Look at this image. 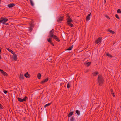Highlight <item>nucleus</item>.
I'll return each mask as SVG.
<instances>
[{
    "label": "nucleus",
    "instance_id": "a211bd4d",
    "mask_svg": "<svg viewBox=\"0 0 121 121\" xmlns=\"http://www.w3.org/2000/svg\"><path fill=\"white\" fill-rule=\"evenodd\" d=\"M74 113L73 111L71 112H70V113H69L68 115V116L69 118V117L72 116V115Z\"/></svg>",
    "mask_w": 121,
    "mask_h": 121
},
{
    "label": "nucleus",
    "instance_id": "e433bc0d",
    "mask_svg": "<svg viewBox=\"0 0 121 121\" xmlns=\"http://www.w3.org/2000/svg\"><path fill=\"white\" fill-rule=\"evenodd\" d=\"M4 92L5 94H6L8 92L6 90H4L3 91Z\"/></svg>",
    "mask_w": 121,
    "mask_h": 121
},
{
    "label": "nucleus",
    "instance_id": "72a5a7b5",
    "mask_svg": "<svg viewBox=\"0 0 121 121\" xmlns=\"http://www.w3.org/2000/svg\"><path fill=\"white\" fill-rule=\"evenodd\" d=\"M115 16L118 19H119V17L118 15L117 14H116L115 15Z\"/></svg>",
    "mask_w": 121,
    "mask_h": 121
},
{
    "label": "nucleus",
    "instance_id": "393cba45",
    "mask_svg": "<svg viewBox=\"0 0 121 121\" xmlns=\"http://www.w3.org/2000/svg\"><path fill=\"white\" fill-rule=\"evenodd\" d=\"M18 100L20 102H23L22 99L20 98H18Z\"/></svg>",
    "mask_w": 121,
    "mask_h": 121
},
{
    "label": "nucleus",
    "instance_id": "f03ea898",
    "mask_svg": "<svg viewBox=\"0 0 121 121\" xmlns=\"http://www.w3.org/2000/svg\"><path fill=\"white\" fill-rule=\"evenodd\" d=\"M54 31V30L53 29H52L49 32V37H52L54 35L53 34Z\"/></svg>",
    "mask_w": 121,
    "mask_h": 121
},
{
    "label": "nucleus",
    "instance_id": "37998d69",
    "mask_svg": "<svg viewBox=\"0 0 121 121\" xmlns=\"http://www.w3.org/2000/svg\"><path fill=\"white\" fill-rule=\"evenodd\" d=\"M1 53H0V59H1V56L0 55Z\"/></svg>",
    "mask_w": 121,
    "mask_h": 121
},
{
    "label": "nucleus",
    "instance_id": "ddd939ff",
    "mask_svg": "<svg viewBox=\"0 0 121 121\" xmlns=\"http://www.w3.org/2000/svg\"><path fill=\"white\" fill-rule=\"evenodd\" d=\"M63 16H61L60 17H59L58 19L57 20V21L58 22H60L62 21L63 18Z\"/></svg>",
    "mask_w": 121,
    "mask_h": 121
},
{
    "label": "nucleus",
    "instance_id": "ea45409f",
    "mask_svg": "<svg viewBox=\"0 0 121 121\" xmlns=\"http://www.w3.org/2000/svg\"><path fill=\"white\" fill-rule=\"evenodd\" d=\"M2 105L0 104V108L1 109L2 108Z\"/></svg>",
    "mask_w": 121,
    "mask_h": 121
},
{
    "label": "nucleus",
    "instance_id": "9d476101",
    "mask_svg": "<svg viewBox=\"0 0 121 121\" xmlns=\"http://www.w3.org/2000/svg\"><path fill=\"white\" fill-rule=\"evenodd\" d=\"M52 37L53 38V39H55L58 42L60 41V40L58 38L56 35H54Z\"/></svg>",
    "mask_w": 121,
    "mask_h": 121
},
{
    "label": "nucleus",
    "instance_id": "7ed1b4c3",
    "mask_svg": "<svg viewBox=\"0 0 121 121\" xmlns=\"http://www.w3.org/2000/svg\"><path fill=\"white\" fill-rule=\"evenodd\" d=\"M8 20L7 19L1 17L0 20V23H2V22H6Z\"/></svg>",
    "mask_w": 121,
    "mask_h": 121
},
{
    "label": "nucleus",
    "instance_id": "dca6fc26",
    "mask_svg": "<svg viewBox=\"0 0 121 121\" xmlns=\"http://www.w3.org/2000/svg\"><path fill=\"white\" fill-rule=\"evenodd\" d=\"M8 51H9V52H10L11 53L13 54L14 53V52L11 49L9 48H6Z\"/></svg>",
    "mask_w": 121,
    "mask_h": 121
},
{
    "label": "nucleus",
    "instance_id": "a18cd8bd",
    "mask_svg": "<svg viewBox=\"0 0 121 121\" xmlns=\"http://www.w3.org/2000/svg\"><path fill=\"white\" fill-rule=\"evenodd\" d=\"M1 2V0H0V3L1 2Z\"/></svg>",
    "mask_w": 121,
    "mask_h": 121
},
{
    "label": "nucleus",
    "instance_id": "cd10ccee",
    "mask_svg": "<svg viewBox=\"0 0 121 121\" xmlns=\"http://www.w3.org/2000/svg\"><path fill=\"white\" fill-rule=\"evenodd\" d=\"M51 104V103H48L46 105H45L44 106V107L45 108H46V107L50 105Z\"/></svg>",
    "mask_w": 121,
    "mask_h": 121
},
{
    "label": "nucleus",
    "instance_id": "2f4dec72",
    "mask_svg": "<svg viewBox=\"0 0 121 121\" xmlns=\"http://www.w3.org/2000/svg\"><path fill=\"white\" fill-rule=\"evenodd\" d=\"M30 27H31L32 28V27H33L34 26V25L33 24L31 23L30 25Z\"/></svg>",
    "mask_w": 121,
    "mask_h": 121
},
{
    "label": "nucleus",
    "instance_id": "7c9ffc66",
    "mask_svg": "<svg viewBox=\"0 0 121 121\" xmlns=\"http://www.w3.org/2000/svg\"><path fill=\"white\" fill-rule=\"evenodd\" d=\"M117 12L118 13H121V11L120 9H119L117 11Z\"/></svg>",
    "mask_w": 121,
    "mask_h": 121
},
{
    "label": "nucleus",
    "instance_id": "9b49d317",
    "mask_svg": "<svg viewBox=\"0 0 121 121\" xmlns=\"http://www.w3.org/2000/svg\"><path fill=\"white\" fill-rule=\"evenodd\" d=\"M91 13L88 14L87 16L86 17V21H88L90 19V17L91 16Z\"/></svg>",
    "mask_w": 121,
    "mask_h": 121
},
{
    "label": "nucleus",
    "instance_id": "f704fd0d",
    "mask_svg": "<svg viewBox=\"0 0 121 121\" xmlns=\"http://www.w3.org/2000/svg\"><path fill=\"white\" fill-rule=\"evenodd\" d=\"M67 88H69L70 87V86L69 83H68L67 84Z\"/></svg>",
    "mask_w": 121,
    "mask_h": 121
},
{
    "label": "nucleus",
    "instance_id": "f257e3e1",
    "mask_svg": "<svg viewBox=\"0 0 121 121\" xmlns=\"http://www.w3.org/2000/svg\"><path fill=\"white\" fill-rule=\"evenodd\" d=\"M104 78L102 75H99L97 78V83L99 86H101L103 83Z\"/></svg>",
    "mask_w": 121,
    "mask_h": 121
},
{
    "label": "nucleus",
    "instance_id": "f8f14e48",
    "mask_svg": "<svg viewBox=\"0 0 121 121\" xmlns=\"http://www.w3.org/2000/svg\"><path fill=\"white\" fill-rule=\"evenodd\" d=\"M24 76L26 78H29L30 77V75L28 74V72H27L24 74Z\"/></svg>",
    "mask_w": 121,
    "mask_h": 121
},
{
    "label": "nucleus",
    "instance_id": "423d86ee",
    "mask_svg": "<svg viewBox=\"0 0 121 121\" xmlns=\"http://www.w3.org/2000/svg\"><path fill=\"white\" fill-rule=\"evenodd\" d=\"M68 121H75V119L74 116H72L69 119V118L68 119Z\"/></svg>",
    "mask_w": 121,
    "mask_h": 121
},
{
    "label": "nucleus",
    "instance_id": "aec40b11",
    "mask_svg": "<svg viewBox=\"0 0 121 121\" xmlns=\"http://www.w3.org/2000/svg\"><path fill=\"white\" fill-rule=\"evenodd\" d=\"M24 77L23 75L22 74H20L19 77V78L20 80L23 79L24 78Z\"/></svg>",
    "mask_w": 121,
    "mask_h": 121
},
{
    "label": "nucleus",
    "instance_id": "473e14b6",
    "mask_svg": "<svg viewBox=\"0 0 121 121\" xmlns=\"http://www.w3.org/2000/svg\"><path fill=\"white\" fill-rule=\"evenodd\" d=\"M33 30V28H32L31 27H30L29 28V30L30 32H31Z\"/></svg>",
    "mask_w": 121,
    "mask_h": 121
},
{
    "label": "nucleus",
    "instance_id": "a19ab883",
    "mask_svg": "<svg viewBox=\"0 0 121 121\" xmlns=\"http://www.w3.org/2000/svg\"><path fill=\"white\" fill-rule=\"evenodd\" d=\"M89 71V70L84 71L85 73H86Z\"/></svg>",
    "mask_w": 121,
    "mask_h": 121
},
{
    "label": "nucleus",
    "instance_id": "b1692460",
    "mask_svg": "<svg viewBox=\"0 0 121 121\" xmlns=\"http://www.w3.org/2000/svg\"><path fill=\"white\" fill-rule=\"evenodd\" d=\"M110 91L111 92V93L113 97L115 96L113 92V90L112 89H110Z\"/></svg>",
    "mask_w": 121,
    "mask_h": 121
},
{
    "label": "nucleus",
    "instance_id": "39448f33",
    "mask_svg": "<svg viewBox=\"0 0 121 121\" xmlns=\"http://www.w3.org/2000/svg\"><path fill=\"white\" fill-rule=\"evenodd\" d=\"M0 71L1 72V73H2L3 75H4V76H8L7 74L4 71L1 70L0 69Z\"/></svg>",
    "mask_w": 121,
    "mask_h": 121
},
{
    "label": "nucleus",
    "instance_id": "bb28decb",
    "mask_svg": "<svg viewBox=\"0 0 121 121\" xmlns=\"http://www.w3.org/2000/svg\"><path fill=\"white\" fill-rule=\"evenodd\" d=\"M76 114L78 115H79L80 114V112L78 110H76Z\"/></svg>",
    "mask_w": 121,
    "mask_h": 121
},
{
    "label": "nucleus",
    "instance_id": "4c0bfd02",
    "mask_svg": "<svg viewBox=\"0 0 121 121\" xmlns=\"http://www.w3.org/2000/svg\"><path fill=\"white\" fill-rule=\"evenodd\" d=\"M2 23L3 24H5L6 25H8L9 24L8 23H7L5 22H2Z\"/></svg>",
    "mask_w": 121,
    "mask_h": 121
},
{
    "label": "nucleus",
    "instance_id": "f3484780",
    "mask_svg": "<svg viewBox=\"0 0 121 121\" xmlns=\"http://www.w3.org/2000/svg\"><path fill=\"white\" fill-rule=\"evenodd\" d=\"M67 22L69 23V22H71L72 21V20L69 17L68 19H67Z\"/></svg>",
    "mask_w": 121,
    "mask_h": 121
},
{
    "label": "nucleus",
    "instance_id": "2eb2a0df",
    "mask_svg": "<svg viewBox=\"0 0 121 121\" xmlns=\"http://www.w3.org/2000/svg\"><path fill=\"white\" fill-rule=\"evenodd\" d=\"M48 80V78H47L45 80H44L43 81H42L41 82V84L44 83L45 82H47Z\"/></svg>",
    "mask_w": 121,
    "mask_h": 121
},
{
    "label": "nucleus",
    "instance_id": "49530a36",
    "mask_svg": "<svg viewBox=\"0 0 121 121\" xmlns=\"http://www.w3.org/2000/svg\"><path fill=\"white\" fill-rule=\"evenodd\" d=\"M30 0V1L32 0Z\"/></svg>",
    "mask_w": 121,
    "mask_h": 121
},
{
    "label": "nucleus",
    "instance_id": "1a4fd4ad",
    "mask_svg": "<svg viewBox=\"0 0 121 121\" xmlns=\"http://www.w3.org/2000/svg\"><path fill=\"white\" fill-rule=\"evenodd\" d=\"M101 40V38H98L96 41L95 43L97 44H98Z\"/></svg>",
    "mask_w": 121,
    "mask_h": 121
},
{
    "label": "nucleus",
    "instance_id": "6e6552de",
    "mask_svg": "<svg viewBox=\"0 0 121 121\" xmlns=\"http://www.w3.org/2000/svg\"><path fill=\"white\" fill-rule=\"evenodd\" d=\"M47 41L48 42L50 43L52 45L54 46V45L53 43L52 42L51 39V38H48L47 39Z\"/></svg>",
    "mask_w": 121,
    "mask_h": 121
},
{
    "label": "nucleus",
    "instance_id": "0eeeda50",
    "mask_svg": "<svg viewBox=\"0 0 121 121\" xmlns=\"http://www.w3.org/2000/svg\"><path fill=\"white\" fill-rule=\"evenodd\" d=\"M15 6V4L13 3H12L9 4L8 6L9 8H11Z\"/></svg>",
    "mask_w": 121,
    "mask_h": 121
},
{
    "label": "nucleus",
    "instance_id": "a878e982",
    "mask_svg": "<svg viewBox=\"0 0 121 121\" xmlns=\"http://www.w3.org/2000/svg\"><path fill=\"white\" fill-rule=\"evenodd\" d=\"M106 55L107 56L109 57H110L112 58V56L108 53H107L106 54Z\"/></svg>",
    "mask_w": 121,
    "mask_h": 121
},
{
    "label": "nucleus",
    "instance_id": "5701e85b",
    "mask_svg": "<svg viewBox=\"0 0 121 121\" xmlns=\"http://www.w3.org/2000/svg\"><path fill=\"white\" fill-rule=\"evenodd\" d=\"M41 74L40 73H38L37 74V77L38 79H40L41 77Z\"/></svg>",
    "mask_w": 121,
    "mask_h": 121
},
{
    "label": "nucleus",
    "instance_id": "c03bdc74",
    "mask_svg": "<svg viewBox=\"0 0 121 121\" xmlns=\"http://www.w3.org/2000/svg\"><path fill=\"white\" fill-rule=\"evenodd\" d=\"M104 1L105 3L106 2V0H104Z\"/></svg>",
    "mask_w": 121,
    "mask_h": 121
},
{
    "label": "nucleus",
    "instance_id": "c85d7f7f",
    "mask_svg": "<svg viewBox=\"0 0 121 121\" xmlns=\"http://www.w3.org/2000/svg\"><path fill=\"white\" fill-rule=\"evenodd\" d=\"M27 99V97L26 96H25L24 97L23 99H22L23 101H26Z\"/></svg>",
    "mask_w": 121,
    "mask_h": 121
},
{
    "label": "nucleus",
    "instance_id": "79ce46f5",
    "mask_svg": "<svg viewBox=\"0 0 121 121\" xmlns=\"http://www.w3.org/2000/svg\"><path fill=\"white\" fill-rule=\"evenodd\" d=\"M1 48L0 47V53H1Z\"/></svg>",
    "mask_w": 121,
    "mask_h": 121
},
{
    "label": "nucleus",
    "instance_id": "4be33fe9",
    "mask_svg": "<svg viewBox=\"0 0 121 121\" xmlns=\"http://www.w3.org/2000/svg\"><path fill=\"white\" fill-rule=\"evenodd\" d=\"M91 63V62H89L86 63V65H87L88 67L89 66Z\"/></svg>",
    "mask_w": 121,
    "mask_h": 121
},
{
    "label": "nucleus",
    "instance_id": "c756f323",
    "mask_svg": "<svg viewBox=\"0 0 121 121\" xmlns=\"http://www.w3.org/2000/svg\"><path fill=\"white\" fill-rule=\"evenodd\" d=\"M68 24L70 26L72 27L73 26V25L70 22H69L68 23Z\"/></svg>",
    "mask_w": 121,
    "mask_h": 121
},
{
    "label": "nucleus",
    "instance_id": "c9c22d12",
    "mask_svg": "<svg viewBox=\"0 0 121 121\" xmlns=\"http://www.w3.org/2000/svg\"><path fill=\"white\" fill-rule=\"evenodd\" d=\"M30 3L31 5H32V6H33L34 5V4H33L32 0L30 1Z\"/></svg>",
    "mask_w": 121,
    "mask_h": 121
},
{
    "label": "nucleus",
    "instance_id": "20e7f679",
    "mask_svg": "<svg viewBox=\"0 0 121 121\" xmlns=\"http://www.w3.org/2000/svg\"><path fill=\"white\" fill-rule=\"evenodd\" d=\"M13 54V59L14 61H16L17 59V55L15 53Z\"/></svg>",
    "mask_w": 121,
    "mask_h": 121
},
{
    "label": "nucleus",
    "instance_id": "58836bf2",
    "mask_svg": "<svg viewBox=\"0 0 121 121\" xmlns=\"http://www.w3.org/2000/svg\"><path fill=\"white\" fill-rule=\"evenodd\" d=\"M106 17L108 19H110V18H109V16H107V15H106Z\"/></svg>",
    "mask_w": 121,
    "mask_h": 121
},
{
    "label": "nucleus",
    "instance_id": "4468645a",
    "mask_svg": "<svg viewBox=\"0 0 121 121\" xmlns=\"http://www.w3.org/2000/svg\"><path fill=\"white\" fill-rule=\"evenodd\" d=\"M98 74V72H93L92 74L94 76H96Z\"/></svg>",
    "mask_w": 121,
    "mask_h": 121
},
{
    "label": "nucleus",
    "instance_id": "412c9836",
    "mask_svg": "<svg viewBox=\"0 0 121 121\" xmlns=\"http://www.w3.org/2000/svg\"><path fill=\"white\" fill-rule=\"evenodd\" d=\"M73 47V45H72L71 47L69 48L68 49H67V50H72V48Z\"/></svg>",
    "mask_w": 121,
    "mask_h": 121
},
{
    "label": "nucleus",
    "instance_id": "6ab92c4d",
    "mask_svg": "<svg viewBox=\"0 0 121 121\" xmlns=\"http://www.w3.org/2000/svg\"><path fill=\"white\" fill-rule=\"evenodd\" d=\"M108 31L111 33L112 34H113L115 33L114 31L110 30V29H108Z\"/></svg>",
    "mask_w": 121,
    "mask_h": 121
}]
</instances>
